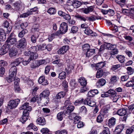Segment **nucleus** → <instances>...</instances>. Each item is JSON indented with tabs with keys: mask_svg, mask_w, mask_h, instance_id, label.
Returning a JSON list of instances; mask_svg holds the SVG:
<instances>
[{
	"mask_svg": "<svg viewBox=\"0 0 134 134\" xmlns=\"http://www.w3.org/2000/svg\"><path fill=\"white\" fill-rule=\"evenodd\" d=\"M59 31H58L56 33L57 35L63 34H65L68 30L67 24L64 22L60 24Z\"/></svg>",
	"mask_w": 134,
	"mask_h": 134,
	"instance_id": "nucleus-1",
	"label": "nucleus"
},
{
	"mask_svg": "<svg viewBox=\"0 0 134 134\" xmlns=\"http://www.w3.org/2000/svg\"><path fill=\"white\" fill-rule=\"evenodd\" d=\"M27 45V42L26 38H22L18 41L16 44V47L20 49L26 48Z\"/></svg>",
	"mask_w": 134,
	"mask_h": 134,
	"instance_id": "nucleus-2",
	"label": "nucleus"
},
{
	"mask_svg": "<svg viewBox=\"0 0 134 134\" xmlns=\"http://www.w3.org/2000/svg\"><path fill=\"white\" fill-rule=\"evenodd\" d=\"M50 94V92L49 90H45L40 95V98L41 100V99H43L46 100V102L47 103H48L49 101V99L48 98Z\"/></svg>",
	"mask_w": 134,
	"mask_h": 134,
	"instance_id": "nucleus-3",
	"label": "nucleus"
},
{
	"mask_svg": "<svg viewBox=\"0 0 134 134\" xmlns=\"http://www.w3.org/2000/svg\"><path fill=\"white\" fill-rule=\"evenodd\" d=\"M20 101V100L18 99L14 100H11L9 102L8 106L10 109L15 108L17 106Z\"/></svg>",
	"mask_w": 134,
	"mask_h": 134,
	"instance_id": "nucleus-4",
	"label": "nucleus"
},
{
	"mask_svg": "<svg viewBox=\"0 0 134 134\" xmlns=\"http://www.w3.org/2000/svg\"><path fill=\"white\" fill-rule=\"evenodd\" d=\"M29 117V112H27L26 110H24L23 112V115L20 118V120L23 124H24L28 119Z\"/></svg>",
	"mask_w": 134,
	"mask_h": 134,
	"instance_id": "nucleus-5",
	"label": "nucleus"
},
{
	"mask_svg": "<svg viewBox=\"0 0 134 134\" xmlns=\"http://www.w3.org/2000/svg\"><path fill=\"white\" fill-rule=\"evenodd\" d=\"M10 47V46L8 44H4L0 50V55H3L7 52Z\"/></svg>",
	"mask_w": 134,
	"mask_h": 134,
	"instance_id": "nucleus-6",
	"label": "nucleus"
},
{
	"mask_svg": "<svg viewBox=\"0 0 134 134\" xmlns=\"http://www.w3.org/2000/svg\"><path fill=\"white\" fill-rule=\"evenodd\" d=\"M9 50V55L11 57H15L18 53L14 46H13L10 48Z\"/></svg>",
	"mask_w": 134,
	"mask_h": 134,
	"instance_id": "nucleus-7",
	"label": "nucleus"
},
{
	"mask_svg": "<svg viewBox=\"0 0 134 134\" xmlns=\"http://www.w3.org/2000/svg\"><path fill=\"white\" fill-rule=\"evenodd\" d=\"M72 4L74 7L75 8H78L82 4V3L80 1L77 0H73L71 1ZM88 3L87 2H83L82 4H87Z\"/></svg>",
	"mask_w": 134,
	"mask_h": 134,
	"instance_id": "nucleus-8",
	"label": "nucleus"
},
{
	"mask_svg": "<svg viewBox=\"0 0 134 134\" xmlns=\"http://www.w3.org/2000/svg\"><path fill=\"white\" fill-rule=\"evenodd\" d=\"M85 104H87L90 106L93 107L96 104L95 102L92 99H85L83 102Z\"/></svg>",
	"mask_w": 134,
	"mask_h": 134,
	"instance_id": "nucleus-9",
	"label": "nucleus"
},
{
	"mask_svg": "<svg viewBox=\"0 0 134 134\" xmlns=\"http://www.w3.org/2000/svg\"><path fill=\"white\" fill-rule=\"evenodd\" d=\"M16 41L17 40L15 37L8 38L6 40V42L7 43L5 44L9 45L10 46V48L13 46V45L15 44Z\"/></svg>",
	"mask_w": 134,
	"mask_h": 134,
	"instance_id": "nucleus-10",
	"label": "nucleus"
},
{
	"mask_svg": "<svg viewBox=\"0 0 134 134\" xmlns=\"http://www.w3.org/2000/svg\"><path fill=\"white\" fill-rule=\"evenodd\" d=\"M17 72V68L15 66H13L9 70V74L10 77H15Z\"/></svg>",
	"mask_w": 134,
	"mask_h": 134,
	"instance_id": "nucleus-11",
	"label": "nucleus"
},
{
	"mask_svg": "<svg viewBox=\"0 0 134 134\" xmlns=\"http://www.w3.org/2000/svg\"><path fill=\"white\" fill-rule=\"evenodd\" d=\"M69 48V46H64L58 51V53L59 54H63L67 52Z\"/></svg>",
	"mask_w": 134,
	"mask_h": 134,
	"instance_id": "nucleus-12",
	"label": "nucleus"
},
{
	"mask_svg": "<svg viewBox=\"0 0 134 134\" xmlns=\"http://www.w3.org/2000/svg\"><path fill=\"white\" fill-rule=\"evenodd\" d=\"M69 117H71L72 120L74 119V123L75 124L76 123V122L78 121L80 119L81 117L77 115L75 113H72L71 115L69 116Z\"/></svg>",
	"mask_w": 134,
	"mask_h": 134,
	"instance_id": "nucleus-13",
	"label": "nucleus"
},
{
	"mask_svg": "<svg viewBox=\"0 0 134 134\" xmlns=\"http://www.w3.org/2000/svg\"><path fill=\"white\" fill-rule=\"evenodd\" d=\"M21 109L26 110L27 112H30L32 109V108L29 106V103H28L26 102L20 108Z\"/></svg>",
	"mask_w": 134,
	"mask_h": 134,
	"instance_id": "nucleus-14",
	"label": "nucleus"
},
{
	"mask_svg": "<svg viewBox=\"0 0 134 134\" xmlns=\"http://www.w3.org/2000/svg\"><path fill=\"white\" fill-rule=\"evenodd\" d=\"M81 10L82 12L85 14H88L93 11L94 10V8L92 6H91L87 8H82Z\"/></svg>",
	"mask_w": 134,
	"mask_h": 134,
	"instance_id": "nucleus-15",
	"label": "nucleus"
},
{
	"mask_svg": "<svg viewBox=\"0 0 134 134\" xmlns=\"http://www.w3.org/2000/svg\"><path fill=\"white\" fill-rule=\"evenodd\" d=\"M38 48L37 46H35L32 47L30 48L29 49V50L30 51V52L31 53V55L30 56L33 55H35L36 54L37 56V58L38 57V54L36 53V52L38 51Z\"/></svg>",
	"mask_w": 134,
	"mask_h": 134,
	"instance_id": "nucleus-16",
	"label": "nucleus"
},
{
	"mask_svg": "<svg viewBox=\"0 0 134 134\" xmlns=\"http://www.w3.org/2000/svg\"><path fill=\"white\" fill-rule=\"evenodd\" d=\"M38 82L40 84H41L42 85H46L48 84V82L45 79L44 76H41L39 78Z\"/></svg>",
	"mask_w": 134,
	"mask_h": 134,
	"instance_id": "nucleus-17",
	"label": "nucleus"
},
{
	"mask_svg": "<svg viewBox=\"0 0 134 134\" xmlns=\"http://www.w3.org/2000/svg\"><path fill=\"white\" fill-rule=\"evenodd\" d=\"M37 123L41 125H44L46 124V121L43 117H38L36 120Z\"/></svg>",
	"mask_w": 134,
	"mask_h": 134,
	"instance_id": "nucleus-18",
	"label": "nucleus"
},
{
	"mask_svg": "<svg viewBox=\"0 0 134 134\" xmlns=\"http://www.w3.org/2000/svg\"><path fill=\"white\" fill-rule=\"evenodd\" d=\"M37 56L36 54L30 56L27 60H25L23 61V64L24 65H27L31 60L35 59L37 58Z\"/></svg>",
	"mask_w": 134,
	"mask_h": 134,
	"instance_id": "nucleus-19",
	"label": "nucleus"
},
{
	"mask_svg": "<svg viewBox=\"0 0 134 134\" xmlns=\"http://www.w3.org/2000/svg\"><path fill=\"white\" fill-rule=\"evenodd\" d=\"M74 109V107L73 105H68L66 108V110L64 111V115L69 114L72 112Z\"/></svg>",
	"mask_w": 134,
	"mask_h": 134,
	"instance_id": "nucleus-20",
	"label": "nucleus"
},
{
	"mask_svg": "<svg viewBox=\"0 0 134 134\" xmlns=\"http://www.w3.org/2000/svg\"><path fill=\"white\" fill-rule=\"evenodd\" d=\"M98 90H93L90 91L88 93V96L89 97H93L94 96L98 94Z\"/></svg>",
	"mask_w": 134,
	"mask_h": 134,
	"instance_id": "nucleus-21",
	"label": "nucleus"
},
{
	"mask_svg": "<svg viewBox=\"0 0 134 134\" xmlns=\"http://www.w3.org/2000/svg\"><path fill=\"white\" fill-rule=\"evenodd\" d=\"M78 82L80 83L82 86H86L87 82L86 80L83 77H80L78 80Z\"/></svg>",
	"mask_w": 134,
	"mask_h": 134,
	"instance_id": "nucleus-22",
	"label": "nucleus"
},
{
	"mask_svg": "<svg viewBox=\"0 0 134 134\" xmlns=\"http://www.w3.org/2000/svg\"><path fill=\"white\" fill-rule=\"evenodd\" d=\"M3 26L4 27L7 29L8 32V33H9L11 31L12 27L11 26H9V24L8 21H5L3 24Z\"/></svg>",
	"mask_w": 134,
	"mask_h": 134,
	"instance_id": "nucleus-23",
	"label": "nucleus"
},
{
	"mask_svg": "<svg viewBox=\"0 0 134 134\" xmlns=\"http://www.w3.org/2000/svg\"><path fill=\"white\" fill-rule=\"evenodd\" d=\"M106 83L105 80L103 79H99L97 83V85L98 87L102 86L104 85Z\"/></svg>",
	"mask_w": 134,
	"mask_h": 134,
	"instance_id": "nucleus-24",
	"label": "nucleus"
},
{
	"mask_svg": "<svg viewBox=\"0 0 134 134\" xmlns=\"http://www.w3.org/2000/svg\"><path fill=\"white\" fill-rule=\"evenodd\" d=\"M105 64V62H101L96 64L95 65V67L97 69L99 70L103 67Z\"/></svg>",
	"mask_w": 134,
	"mask_h": 134,
	"instance_id": "nucleus-25",
	"label": "nucleus"
},
{
	"mask_svg": "<svg viewBox=\"0 0 134 134\" xmlns=\"http://www.w3.org/2000/svg\"><path fill=\"white\" fill-rule=\"evenodd\" d=\"M95 51V49L90 48L87 51L86 53V57H89L92 56L94 53Z\"/></svg>",
	"mask_w": 134,
	"mask_h": 134,
	"instance_id": "nucleus-26",
	"label": "nucleus"
},
{
	"mask_svg": "<svg viewBox=\"0 0 134 134\" xmlns=\"http://www.w3.org/2000/svg\"><path fill=\"white\" fill-rule=\"evenodd\" d=\"M67 65L68 67L67 70L68 71V72H71V70L74 69V64H73L71 61H70L69 63H67Z\"/></svg>",
	"mask_w": 134,
	"mask_h": 134,
	"instance_id": "nucleus-27",
	"label": "nucleus"
},
{
	"mask_svg": "<svg viewBox=\"0 0 134 134\" xmlns=\"http://www.w3.org/2000/svg\"><path fill=\"white\" fill-rule=\"evenodd\" d=\"M127 111L124 108H122L118 110V115L123 116L126 114Z\"/></svg>",
	"mask_w": 134,
	"mask_h": 134,
	"instance_id": "nucleus-28",
	"label": "nucleus"
},
{
	"mask_svg": "<svg viewBox=\"0 0 134 134\" xmlns=\"http://www.w3.org/2000/svg\"><path fill=\"white\" fill-rule=\"evenodd\" d=\"M105 72L102 69L99 70L97 73L96 77L97 78L101 77L104 74Z\"/></svg>",
	"mask_w": 134,
	"mask_h": 134,
	"instance_id": "nucleus-29",
	"label": "nucleus"
},
{
	"mask_svg": "<svg viewBox=\"0 0 134 134\" xmlns=\"http://www.w3.org/2000/svg\"><path fill=\"white\" fill-rule=\"evenodd\" d=\"M13 6L14 9L15 10H19L20 8V1H18L13 4Z\"/></svg>",
	"mask_w": 134,
	"mask_h": 134,
	"instance_id": "nucleus-30",
	"label": "nucleus"
},
{
	"mask_svg": "<svg viewBox=\"0 0 134 134\" xmlns=\"http://www.w3.org/2000/svg\"><path fill=\"white\" fill-rule=\"evenodd\" d=\"M65 95V93L64 92H60L57 94L55 96V98L57 99H59L63 98Z\"/></svg>",
	"mask_w": 134,
	"mask_h": 134,
	"instance_id": "nucleus-31",
	"label": "nucleus"
},
{
	"mask_svg": "<svg viewBox=\"0 0 134 134\" xmlns=\"http://www.w3.org/2000/svg\"><path fill=\"white\" fill-rule=\"evenodd\" d=\"M65 10L70 12H71L73 11L74 7L72 4L70 5L68 3V4L65 6Z\"/></svg>",
	"mask_w": 134,
	"mask_h": 134,
	"instance_id": "nucleus-32",
	"label": "nucleus"
},
{
	"mask_svg": "<svg viewBox=\"0 0 134 134\" xmlns=\"http://www.w3.org/2000/svg\"><path fill=\"white\" fill-rule=\"evenodd\" d=\"M56 10L54 8L51 7L47 11V12L49 14L52 15L56 13Z\"/></svg>",
	"mask_w": 134,
	"mask_h": 134,
	"instance_id": "nucleus-33",
	"label": "nucleus"
},
{
	"mask_svg": "<svg viewBox=\"0 0 134 134\" xmlns=\"http://www.w3.org/2000/svg\"><path fill=\"white\" fill-rule=\"evenodd\" d=\"M116 120V119L114 118H111L108 121V125L110 126L114 125L115 124Z\"/></svg>",
	"mask_w": 134,
	"mask_h": 134,
	"instance_id": "nucleus-34",
	"label": "nucleus"
},
{
	"mask_svg": "<svg viewBox=\"0 0 134 134\" xmlns=\"http://www.w3.org/2000/svg\"><path fill=\"white\" fill-rule=\"evenodd\" d=\"M27 32V31L26 29H23L18 34V37L20 38L23 37L24 35Z\"/></svg>",
	"mask_w": 134,
	"mask_h": 134,
	"instance_id": "nucleus-35",
	"label": "nucleus"
},
{
	"mask_svg": "<svg viewBox=\"0 0 134 134\" xmlns=\"http://www.w3.org/2000/svg\"><path fill=\"white\" fill-rule=\"evenodd\" d=\"M46 62L45 59H41L37 60L36 62V64H37V66L38 67L44 64Z\"/></svg>",
	"mask_w": 134,
	"mask_h": 134,
	"instance_id": "nucleus-36",
	"label": "nucleus"
},
{
	"mask_svg": "<svg viewBox=\"0 0 134 134\" xmlns=\"http://www.w3.org/2000/svg\"><path fill=\"white\" fill-rule=\"evenodd\" d=\"M122 37H124L126 40L130 42H131L132 38L129 36H126L124 34H122Z\"/></svg>",
	"mask_w": 134,
	"mask_h": 134,
	"instance_id": "nucleus-37",
	"label": "nucleus"
},
{
	"mask_svg": "<svg viewBox=\"0 0 134 134\" xmlns=\"http://www.w3.org/2000/svg\"><path fill=\"white\" fill-rule=\"evenodd\" d=\"M104 116L103 115L99 114L97 118V121L98 122H101L103 121Z\"/></svg>",
	"mask_w": 134,
	"mask_h": 134,
	"instance_id": "nucleus-38",
	"label": "nucleus"
},
{
	"mask_svg": "<svg viewBox=\"0 0 134 134\" xmlns=\"http://www.w3.org/2000/svg\"><path fill=\"white\" fill-rule=\"evenodd\" d=\"M104 45L105 48L108 50L112 49H111L112 46H115V45H112L108 43H105Z\"/></svg>",
	"mask_w": 134,
	"mask_h": 134,
	"instance_id": "nucleus-39",
	"label": "nucleus"
},
{
	"mask_svg": "<svg viewBox=\"0 0 134 134\" xmlns=\"http://www.w3.org/2000/svg\"><path fill=\"white\" fill-rule=\"evenodd\" d=\"M63 114H64V111L60 112L58 114L57 117L58 120L61 121L63 119Z\"/></svg>",
	"mask_w": 134,
	"mask_h": 134,
	"instance_id": "nucleus-40",
	"label": "nucleus"
},
{
	"mask_svg": "<svg viewBox=\"0 0 134 134\" xmlns=\"http://www.w3.org/2000/svg\"><path fill=\"white\" fill-rule=\"evenodd\" d=\"M54 64H57L59 66H60L63 65V63L61 62L59 59H56L53 62Z\"/></svg>",
	"mask_w": 134,
	"mask_h": 134,
	"instance_id": "nucleus-41",
	"label": "nucleus"
},
{
	"mask_svg": "<svg viewBox=\"0 0 134 134\" xmlns=\"http://www.w3.org/2000/svg\"><path fill=\"white\" fill-rule=\"evenodd\" d=\"M65 72L63 71L59 74L58 78L60 79H63L65 78Z\"/></svg>",
	"mask_w": 134,
	"mask_h": 134,
	"instance_id": "nucleus-42",
	"label": "nucleus"
},
{
	"mask_svg": "<svg viewBox=\"0 0 134 134\" xmlns=\"http://www.w3.org/2000/svg\"><path fill=\"white\" fill-rule=\"evenodd\" d=\"M54 132L55 134H67V131L65 130L61 131L58 130Z\"/></svg>",
	"mask_w": 134,
	"mask_h": 134,
	"instance_id": "nucleus-43",
	"label": "nucleus"
},
{
	"mask_svg": "<svg viewBox=\"0 0 134 134\" xmlns=\"http://www.w3.org/2000/svg\"><path fill=\"white\" fill-rule=\"evenodd\" d=\"M100 134H110L109 129L107 127H104L103 131Z\"/></svg>",
	"mask_w": 134,
	"mask_h": 134,
	"instance_id": "nucleus-44",
	"label": "nucleus"
},
{
	"mask_svg": "<svg viewBox=\"0 0 134 134\" xmlns=\"http://www.w3.org/2000/svg\"><path fill=\"white\" fill-rule=\"evenodd\" d=\"M84 32L87 35H90L92 33V31L89 27H88L84 30Z\"/></svg>",
	"mask_w": 134,
	"mask_h": 134,
	"instance_id": "nucleus-45",
	"label": "nucleus"
},
{
	"mask_svg": "<svg viewBox=\"0 0 134 134\" xmlns=\"http://www.w3.org/2000/svg\"><path fill=\"white\" fill-rule=\"evenodd\" d=\"M130 16L132 17V18H134V8H129Z\"/></svg>",
	"mask_w": 134,
	"mask_h": 134,
	"instance_id": "nucleus-46",
	"label": "nucleus"
},
{
	"mask_svg": "<svg viewBox=\"0 0 134 134\" xmlns=\"http://www.w3.org/2000/svg\"><path fill=\"white\" fill-rule=\"evenodd\" d=\"M82 48L83 51L85 52L90 49V46L89 44L87 43L83 45Z\"/></svg>",
	"mask_w": 134,
	"mask_h": 134,
	"instance_id": "nucleus-47",
	"label": "nucleus"
},
{
	"mask_svg": "<svg viewBox=\"0 0 134 134\" xmlns=\"http://www.w3.org/2000/svg\"><path fill=\"white\" fill-rule=\"evenodd\" d=\"M42 134H50L49 133V131L47 128H43L41 130Z\"/></svg>",
	"mask_w": 134,
	"mask_h": 134,
	"instance_id": "nucleus-48",
	"label": "nucleus"
},
{
	"mask_svg": "<svg viewBox=\"0 0 134 134\" xmlns=\"http://www.w3.org/2000/svg\"><path fill=\"white\" fill-rule=\"evenodd\" d=\"M118 60L120 63H123L125 60V57L123 56L119 55L118 57Z\"/></svg>",
	"mask_w": 134,
	"mask_h": 134,
	"instance_id": "nucleus-49",
	"label": "nucleus"
},
{
	"mask_svg": "<svg viewBox=\"0 0 134 134\" xmlns=\"http://www.w3.org/2000/svg\"><path fill=\"white\" fill-rule=\"evenodd\" d=\"M38 47V50H43L46 49V45L45 44H43L42 45L37 46Z\"/></svg>",
	"mask_w": 134,
	"mask_h": 134,
	"instance_id": "nucleus-50",
	"label": "nucleus"
},
{
	"mask_svg": "<svg viewBox=\"0 0 134 134\" xmlns=\"http://www.w3.org/2000/svg\"><path fill=\"white\" fill-rule=\"evenodd\" d=\"M112 50L110 53L111 57H114V55L117 53V50L116 48H114Z\"/></svg>",
	"mask_w": 134,
	"mask_h": 134,
	"instance_id": "nucleus-51",
	"label": "nucleus"
},
{
	"mask_svg": "<svg viewBox=\"0 0 134 134\" xmlns=\"http://www.w3.org/2000/svg\"><path fill=\"white\" fill-rule=\"evenodd\" d=\"M122 12L124 14L130 16L129 8L128 9H124L122 10Z\"/></svg>",
	"mask_w": 134,
	"mask_h": 134,
	"instance_id": "nucleus-52",
	"label": "nucleus"
},
{
	"mask_svg": "<svg viewBox=\"0 0 134 134\" xmlns=\"http://www.w3.org/2000/svg\"><path fill=\"white\" fill-rule=\"evenodd\" d=\"M78 27L76 26H73L71 28V32L73 33H76L78 31Z\"/></svg>",
	"mask_w": 134,
	"mask_h": 134,
	"instance_id": "nucleus-53",
	"label": "nucleus"
},
{
	"mask_svg": "<svg viewBox=\"0 0 134 134\" xmlns=\"http://www.w3.org/2000/svg\"><path fill=\"white\" fill-rule=\"evenodd\" d=\"M7 65V63L5 61L2 60L0 61V66L1 67L6 66Z\"/></svg>",
	"mask_w": 134,
	"mask_h": 134,
	"instance_id": "nucleus-54",
	"label": "nucleus"
},
{
	"mask_svg": "<svg viewBox=\"0 0 134 134\" xmlns=\"http://www.w3.org/2000/svg\"><path fill=\"white\" fill-rule=\"evenodd\" d=\"M127 70L128 71V74L130 75L132 74L134 72V69L130 67H128L127 68Z\"/></svg>",
	"mask_w": 134,
	"mask_h": 134,
	"instance_id": "nucleus-55",
	"label": "nucleus"
},
{
	"mask_svg": "<svg viewBox=\"0 0 134 134\" xmlns=\"http://www.w3.org/2000/svg\"><path fill=\"white\" fill-rule=\"evenodd\" d=\"M83 99H82L80 100H77L74 102V104L75 105H78L81 104L82 103L84 104L83 103Z\"/></svg>",
	"mask_w": 134,
	"mask_h": 134,
	"instance_id": "nucleus-56",
	"label": "nucleus"
},
{
	"mask_svg": "<svg viewBox=\"0 0 134 134\" xmlns=\"http://www.w3.org/2000/svg\"><path fill=\"white\" fill-rule=\"evenodd\" d=\"M5 69L4 67H1L0 68V76L2 77L4 74Z\"/></svg>",
	"mask_w": 134,
	"mask_h": 134,
	"instance_id": "nucleus-57",
	"label": "nucleus"
},
{
	"mask_svg": "<svg viewBox=\"0 0 134 134\" xmlns=\"http://www.w3.org/2000/svg\"><path fill=\"white\" fill-rule=\"evenodd\" d=\"M111 82L112 83H115L117 81V77L115 76H111Z\"/></svg>",
	"mask_w": 134,
	"mask_h": 134,
	"instance_id": "nucleus-58",
	"label": "nucleus"
},
{
	"mask_svg": "<svg viewBox=\"0 0 134 134\" xmlns=\"http://www.w3.org/2000/svg\"><path fill=\"white\" fill-rule=\"evenodd\" d=\"M80 111L81 112L85 113L87 112V110L85 107L83 106L81 108Z\"/></svg>",
	"mask_w": 134,
	"mask_h": 134,
	"instance_id": "nucleus-59",
	"label": "nucleus"
},
{
	"mask_svg": "<svg viewBox=\"0 0 134 134\" xmlns=\"http://www.w3.org/2000/svg\"><path fill=\"white\" fill-rule=\"evenodd\" d=\"M71 103L70 101V100L68 99L66 100L64 103V105L65 107H66L68 105H71Z\"/></svg>",
	"mask_w": 134,
	"mask_h": 134,
	"instance_id": "nucleus-60",
	"label": "nucleus"
},
{
	"mask_svg": "<svg viewBox=\"0 0 134 134\" xmlns=\"http://www.w3.org/2000/svg\"><path fill=\"white\" fill-rule=\"evenodd\" d=\"M51 69L50 66L47 65L45 68V73L46 74H48Z\"/></svg>",
	"mask_w": 134,
	"mask_h": 134,
	"instance_id": "nucleus-61",
	"label": "nucleus"
},
{
	"mask_svg": "<svg viewBox=\"0 0 134 134\" xmlns=\"http://www.w3.org/2000/svg\"><path fill=\"white\" fill-rule=\"evenodd\" d=\"M106 93L111 94L113 95L116 94V92L113 90H109Z\"/></svg>",
	"mask_w": 134,
	"mask_h": 134,
	"instance_id": "nucleus-62",
	"label": "nucleus"
},
{
	"mask_svg": "<svg viewBox=\"0 0 134 134\" xmlns=\"http://www.w3.org/2000/svg\"><path fill=\"white\" fill-rule=\"evenodd\" d=\"M63 18L66 20H69L71 19V16L69 14L66 13L64 15Z\"/></svg>",
	"mask_w": 134,
	"mask_h": 134,
	"instance_id": "nucleus-63",
	"label": "nucleus"
},
{
	"mask_svg": "<svg viewBox=\"0 0 134 134\" xmlns=\"http://www.w3.org/2000/svg\"><path fill=\"white\" fill-rule=\"evenodd\" d=\"M121 79L122 81L127 80L129 78V76L127 75L122 76L121 77Z\"/></svg>",
	"mask_w": 134,
	"mask_h": 134,
	"instance_id": "nucleus-64",
	"label": "nucleus"
}]
</instances>
